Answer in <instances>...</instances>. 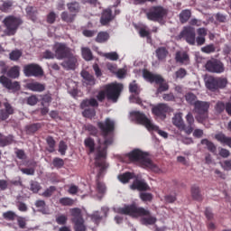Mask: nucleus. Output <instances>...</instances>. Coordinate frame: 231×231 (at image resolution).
<instances>
[{
	"label": "nucleus",
	"instance_id": "1",
	"mask_svg": "<svg viewBox=\"0 0 231 231\" xmlns=\"http://www.w3.org/2000/svg\"><path fill=\"white\" fill-rule=\"evenodd\" d=\"M97 127L100 130L103 140L97 138V146L96 148L95 139L87 137L84 140V145L88 149V154H93L96 151L95 165L99 168L96 180L97 192L98 194H106V183L100 181V177L106 172L107 167H109V164L106 162V158H107L109 145H113V142L115 141L116 123L115 120L106 117L105 121L97 123Z\"/></svg>",
	"mask_w": 231,
	"mask_h": 231
},
{
	"label": "nucleus",
	"instance_id": "2",
	"mask_svg": "<svg viewBox=\"0 0 231 231\" xmlns=\"http://www.w3.org/2000/svg\"><path fill=\"white\" fill-rule=\"evenodd\" d=\"M117 214L131 216V217H142L141 223L145 226L155 225L158 218L151 214L149 209L138 207L136 204L126 205L124 208H119L116 210Z\"/></svg>",
	"mask_w": 231,
	"mask_h": 231
},
{
	"label": "nucleus",
	"instance_id": "3",
	"mask_svg": "<svg viewBox=\"0 0 231 231\" xmlns=\"http://www.w3.org/2000/svg\"><path fill=\"white\" fill-rule=\"evenodd\" d=\"M126 156L132 163H136L142 169L152 171V172H160V167L154 164L151 157H149V153L140 149H134Z\"/></svg>",
	"mask_w": 231,
	"mask_h": 231
},
{
	"label": "nucleus",
	"instance_id": "4",
	"mask_svg": "<svg viewBox=\"0 0 231 231\" xmlns=\"http://www.w3.org/2000/svg\"><path fill=\"white\" fill-rule=\"evenodd\" d=\"M181 113L175 114L172 117V124L175 127H178L180 131H184L186 134H192L194 132V116L192 113L189 112L186 116V122L188 125H186L185 122L183 121V117L181 116Z\"/></svg>",
	"mask_w": 231,
	"mask_h": 231
},
{
	"label": "nucleus",
	"instance_id": "5",
	"mask_svg": "<svg viewBox=\"0 0 231 231\" xmlns=\"http://www.w3.org/2000/svg\"><path fill=\"white\" fill-rule=\"evenodd\" d=\"M145 14L148 21L163 24V21H165L167 15H169V9L162 5H152L148 9Z\"/></svg>",
	"mask_w": 231,
	"mask_h": 231
},
{
	"label": "nucleus",
	"instance_id": "6",
	"mask_svg": "<svg viewBox=\"0 0 231 231\" xmlns=\"http://www.w3.org/2000/svg\"><path fill=\"white\" fill-rule=\"evenodd\" d=\"M23 18L15 15H7L3 20V24L5 27L4 33L7 37H12L17 33L19 27L23 24Z\"/></svg>",
	"mask_w": 231,
	"mask_h": 231
},
{
	"label": "nucleus",
	"instance_id": "7",
	"mask_svg": "<svg viewBox=\"0 0 231 231\" xmlns=\"http://www.w3.org/2000/svg\"><path fill=\"white\" fill-rule=\"evenodd\" d=\"M208 109H210V102L197 100L194 103L195 118L199 124H203L208 119Z\"/></svg>",
	"mask_w": 231,
	"mask_h": 231
},
{
	"label": "nucleus",
	"instance_id": "8",
	"mask_svg": "<svg viewBox=\"0 0 231 231\" xmlns=\"http://www.w3.org/2000/svg\"><path fill=\"white\" fill-rule=\"evenodd\" d=\"M104 89L106 93L107 100L112 102H118L122 91H124V85L122 83H109L104 86Z\"/></svg>",
	"mask_w": 231,
	"mask_h": 231
},
{
	"label": "nucleus",
	"instance_id": "9",
	"mask_svg": "<svg viewBox=\"0 0 231 231\" xmlns=\"http://www.w3.org/2000/svg\"><path fill=\"white\" fill-rule=\"evenodd\" d=\"M143 78L148 80V82H155V84H159V88L157 89L158 93H163V91L169 90V84L163 83L164 79L162 76L152 74L149 70H143Z\"/></svg>",
	"mask_w": 231,
	"mask_h": 231
},
{
	"label": "nucleus",
	"instance_id": "10",
	"mask_svg": "<svg viewBox=\"0 0 231 231\" xmlns=\"http://www.w3.org/2000/svg\"><path fill=\"white\" fill-rule=\"evenodd\" d=\"M226 84H228V79H226V78L209 77L206 80V88H208L209 91H217V89H225V88H226Z\"/></svg>",
	"mask_w": 231,
	"mask_h": 231
},
{
	"label": "nucleus",
	"instance_id": "11",
	"mask_svg": "<svg viewBox=\"0 0 231 231\" xmlns=\"http://www.w3.org/2000/svg\"><path fill=\"white\" fill-rule=\"evenodd\" d=\"M131 116L138 122V124H141L142 125H144L148 131L150 129H158V125H155L152 124V121L151 119L147 118V116L142 112H132Z\"/></svg>",
	"mask_w": 231,
	"mask_h": 231
},
{
	"label": "nucleus",
	"instance_id": "12",
	"mask_svg": "<svg viewBox=\"0 0 231 231\" xmlns=\"http://www.w3.org/2000/svg\"><path fill=\"white\" fill-rule=\"evenodd\" d=\"M205 68L209 73H224L225 64L217 59H211L207 61Z\"/></svg>",
	"mask_w": 231,
	"mask_h": 231
},
{
	"label": "nucleus",
	"instance_id": "13",
	"mask_svg": "<svg viewBox=\"0 0 231 231\" xmlns=\"http://www.w3.org/2000/svg\"><path fill=\"white\" fill-rule=\"evenodd\" d=\"M179 39H184L188 44L194 46L196 44V30L190 26L184 27L179 34Z\"/></svg>",
	"mask_w": 231,
	"mask_h": 231
},
{
	"label": "nucleus",
	"instance_id": "14",
	"mask_svg": "<svg viewBox=\"0 0 231 231\" xmlns=\"http://www.w3.org/2000/svg\"><path fill=\"white\" fill-rule=\"evenodd\" d=\"M23 72L25 77H42L44 75L42 68L35 63L25 65Z\"/></svg>",
	"mask_w": 231,
	"mask_h": 231
},
{
	"label": "nucleus",
	"instance_id": "15",
	"mask_svg": "<svg viewBox=\"0 0 231 231\" xmlns=\"http://www.w3.org/2000/svg\"><path fill=\"white\" fill-rule=\"evenodd\" d=\"M171 111V106L165 103H159L152 108V113L154 116L165 120L167 118V113Z\"/></svg>",
	"mask_w": 231,
	"mask_h": 231
},
{
	"label": "nucleus",
	"instance_id": "16",
	"mask_svg": "<svg viewBox=\"0 0 231 231\" xmlns=\"http://www.w3.org/2000/svg\"><path fill=\"white\" fill-rule=\"evenodd\" d=\"M0 84L5 89H9L14 93L21 90V84L18 81H12V79H8L6 76H0Z\"/></svg>",
	"mask_w": 231,
	"mask_h": 231
},
{
	"label": "nucleus",
	"instance_id": "17",
	"mask_svg": "<svg viewBox=\"0 0 231 231\" xmlns=\"http://www.w3.org/2000/svg\"><path fill=\"white\" fill-rule=\"evenodd\" d=\"M71 49L66 45V43H59L55 48V57L59 60H62V59H66L71 55Z\"/></svg>",
	"mask_w": 231,
	"mask_h": 231
},
{
	"label": "nucleus",
	"instance_id": "18",
	"mask_svg": "<svg viewBox=\"0 0 231 231\" xmlns=\"http://www.w3.org/2000/svg\"><path fill=\"white\" fill-rule=\"evenodd\" d=\"M15 108L9 102H4V108L0 110V120L3 122L8 120L12 115H14Z\"/></svg>",
	"mask_w": 231,
	"mask_h": 231
},
{
	"label": "nucleus",
	"instance_id": "19",
	"mask_svg": "<svg viewBox=\"0 0 231 231\" xmlns=\"http://www.w3.org/2000/svg\"><path fill=\"white\" fill-rule=\"evenodd\" d=\"M66 59L67 60L61 62L62 68L65 69H75L78 62L77 56L73 55V53H70V55Z\"/></svg>",
	"mask_w": 231,
	"mask_h": 231
},
{
	"label": "nucleus",
	"instance_id": "20",
	"mask_svg": "<svg viewBox=\"0 0 231 231\" xmlns=\"http://www.w3.org/2000/svg\"><path fill=\"white\" fill-rule=\"evenodd\" d=\"M113 19H115V16H113V11L109 8L105 9L101 14L100 23L102 26H107V23H111Z\"/></svg>",
	"mask_w": 231,
	"mask_h": 231
},
{
	"label": "nucleus",
	"instance_id": "21",
	"mask_svg": "<svg viewBox=\"0 0 231 231\" xmlns=\"http://www.w3.org/2000/svg\"><path fill=\"white\" fill-rule=\"evenodd\" d=\"M130 189L132 190H139L140 192L145 191V190H151V188L149 187V185L143 180H134L133 184L130 186Z\"/></svg>",
	"mask_w": 231,
	"mask_h": 231
},
{
	"label": "nucleus",
	"instance_id": "22",
	"mask_svg": "<svg viewBox=\"0 0 231 231\" xmlns=\"http://www.w3.org/2000/svg\"><path fill=\"white\" fill-rule=\"evenodd\" d=\"M26 88L30 91H34L36 93H42V91H44V89H46V85L37 82V81H32V82L27 83Z\"/></svg>",
	"mask_w": 231,
	"mask_h": 231
},
{
	"label": "nucleus",
	"instance_id": "23",
	"mask_svg": "<svg viewBox=\"0 0 231 231\" xmlns=\"http://www.w3.org/2000/svg\"><path fill=\"white\" fill-rule=\"evenodd\" d=\"M215 140L221 143V145H226L231 149V137L226 136V134L224 133L219 132L218 134H215Z\"/></svg>",
	"mask_w": 231,
	"mask_h": 231
},
{
	"label": "nucleus",
	"instance_id": "24",
	"mask_svg": "<svg viewBox=\"0 0 231 231\" xmlns=\"http://www.w3.org/2000/svg\"><path fill=\"white\" fill-rule=\"evenodd\" d=\"M175 60L176 62H179V64L187 66V64L190 62V58L187 52L177 51L175 54Z\"/></svg>",
	"mask_w": 231,
	"mask_h": 231
},
{
	"label": "nucleus",
	"instance_id": "25",
	"mask_svg": "<svg viewBox=\"0 0 231 231\" xmlns=\"http://www.w3.org/2000/svg\"><path fill=\"white\" fill-rule=\"evenodd\" d=\"M191 198L195 199V201H203V195H201V189H199V186L193 185L191 186Z\"/></svg>",
	"mask_w": 231,
	"mask_h": 231
},
{
	"label": "nucleus",
	"instance_id": "26",
	"mask_svg": "<svg viewBox=\"0 0 231 231\" xmlns=\"http://www.w3.org/2000/svg\"><path fill=\"white\" fill-rule=\"evenodd\" d=\"M70 216H72V223L77 221H82L84 217H82V209L79 208H73L69 209Z\"/></svg>",
	"mask_w": 231,
	"mask_h": 231
},
{
	"label": "nucleus",
	"instance_id": "27",
	"mask_svg": "<svg viewBox=\"0 0 231 231\" xmlns=\"http://www.w3.org/2000/svg\"><path fill=\"white\" fill-rule=\"evenodd\" d=\"M81 77L83 78L84 84H86V86H95V77L89 74V72L83 70L81 72Z\"/></svg>",
	"mask_w": 231,
	"mask_h": 231
},
{
	"label": "nucleus",
	"instance_id": "28",
	"mask_svg": "<svg viewBox=\"0 0 231 231\" xmlns=\"http://www.w3.org/2000/svg\"><path fill=\"white\" fill-rule=\"evenodd\" d=\"M11 10H14V1H3V4L0 5V11L3 12L4 14H10Z\"/></svg>",
	"mask_w": 231,
	"mask_h": 231
},
{
	"label": "nucleus",
	"instance_id": "29",
	"mask_svg": "<svg viewBox=\"0 0 231 231\" xmlns=\"http://www.w3.org/2000/svg\"><path fill=\"white\" fill-rule=\"evenodd\" d=\"M77 14H73V13L69 14L67 11H63L60 14L61 21H63V23H68L69 24L74 23Z\"/></svg>",
	"mask_w": 231,
	"mask_h": 231
},
{
	"label": "nucleus",
	"instance_id": "30",
	"mask_svg": "<svg viewBox=\"0 0 231 231\" xmlns=\"http://www.w3.org/2000/svg\"><path fill=\"white\" fill-rule=\"evenodd\" d=\"M67 8L70 14L77 15L80 12V3L77 1L68 3Z\"/></svg>",
	"mask_w": 231,
	"mask_h": 231
},
{
	"label": "nucleus",
	"instance_id": "31",
	"mask_svg": "<svg viewBox=\"0 0 231 231\" xmlns=\"http://www.w3.org/2000/svg\"><path fill=\"white\" fill-rule=\"evenodd\" d=\"M109 33L107 32H99L97 35V37L95 38V41L98 43V44H104V42H107V41H109Z\"/></svg>",
	"mask_w": 231,
	"mask_h": 231
},
{
	"label": "nucleus",
	"instance_id": "32",
	"mask_svg": "<svg viewBox=\"0 0 231 231\" xmlns=\"http://www.w3.org/2000/svg\"><path fill=\"white\" fill-rule=\"evenodd\" d=\"M192 13L189 9L182 10L179 14L180 21L182 24H185L189 19H190Z\"/></svg>",
	"mask_w": 231,
	"mask_h": 231
},
{
	"label": "nucleus",
	"instance_id": "33",
	"mask_svg": "<svg viewBox=\"0 0 231 231\" xmlns=\"http://www.w3.org/2000/svg\"><path fill=\"white\" fill-rule=\"evenodd\" d=\"M134 178V173L126 171L123 174L118 175V180L121 183H129V180Z\"/></svg>",
	"mask_w": 231,
	"mask_h": 231
},
{
	"label": "nucleus",
	"instance_id": "34",
	"mask_svg": "<svg viewBox=\"0 0 231 231\" xmlns=\"http://www.w3.org/2000/svg\"><path fill=\"white\" fill-rule=\"evenodd\" d=\"M25 12L27 14V17H29V19H31V21H32L33 23H35V21H37V10L35 8H33V6H28L25 9Z\"/></svg>",
	"mask_w": 231,
	"mask_h": 231
},
{
	"label": "nucleus",
	"instance_id": "35",
	"mask_svg": "<svg viewBox=\"0 0 231 231\" xmlns=\"http://www.w3.org/2000/svg\"><path fill=\"white\" fill-rule=\"evenodd\" d=\"M201 144L206 145L208 151H209V152H213V154L216 153V152L217 151V147H216V144H214L212 141H208V139H202Z\"/></svg>",
	"mask_w": 231,
	"mask_h": 231
},
{
	"label": "nucleus",
	"instance_id": "36",
	"mask_svg": "<svg viewBox=\"0 0 231 231\" xmlns=\"http://www.w3.org/2000/svg\"><path fill=\"white\" fill-rule=\"evenodd\" d=\"M81 53L85 60H93V52L88 47H82Z\"/></svg>",
	"mask_w": 231,
	"mask_h": 231
},
{
	"label": "nucleus",
	"instance_id": "37",
	"mask_svg": "<svg viewBox=\"0 0 231 231\" xmlns=\"http://www.w3.org/2000/svg\"><path fill=\"white\" fill-rule=\"evenodd\" d=\"M7 77L9 79H17L20 75V69L19 66H14L12 67L6 73Z\"/></svg>",
	"mask_w": 231,
	"mask_h": 231
},
{
	"label": "nucleus",
	"instance_id": "38",
	"mask_svg": "<svg viewBox=\"0 0 231 231\" xmlns=\"http://www.w3.org/2000/svg\"><path fill=\"white\" fill-rule=\"evenodd\" d=\"M14 143V136L8 135L5 137H0V147H6V145H12Z\"/></svg>",
	"mask_w": 231,
	"mask_h": 231
},
{
	"label": "nucleus",
	"instance_id": "39",
	"mask_svg": "<svg viewBox=\"0 0 231 231\" xmlns=\"http://www.w3.org/2000/svg\"><path fill=\"white\" fill-rule=\"evenodd\" d=\"M156 55L159 60H163V59H166L167 55H169V51L164 47H161L156 50Z\"/></svg>",
	"mask_w": 231,
	"mask_h": 231
},
{
	"label": "nucleus",
	"instance_id": "40",
	"mask_svg": "<svg viewBox=\"0 0 231 231\" xmlns=\"http://www.w3.org/2000/svg\"><path fill=\"white\" fill-rule=\"evenodd\" d=\"M36 208H39L38 211L42 214H48V209H46V202L44 200H36L35 202Z\"/></svg>",
	"mask_w": 231,
	"mask_h": 231
},
{
	"label": "nucleus",
	"instance_id": "41",
	"mask_svg": "<svg viewBox=\"0 0 231 231\" xmlns=\"http://www.w3.org/2000/svg\"><path fill=\"white\" fill-rule=\"evenodd\" d=\"M59 203L62 207H72V205L75 203V200H73L71 198L64 197L60 199Z\"/></svg>",
	"mask_w": 231,
	"mask_h": 231
},
{
	"label": "nucleus",
	"instance_id": "42",
	"mask_svg": "<svg viewBox=\"0 0 231 231\" xmlns=\"http://www.w3.org/2000/svg\"><path fill=\"white\" fill-rule=\"evenodd\" d=\"M46 142H47V151L48 152H55V139H53V137L51 136H48L46 138Z\"/></svg>",
	"mask_w": 231,
	"mask_h": 231
},
{
	"label": "nucleus",
	"instance_id": "43",
	"mask_svg": "<svg viewBox=\"0 0 231 231\" xmlns=\"http://www.w3.org/2000/svg\"><path fill=\"white\" fill-rule=\"evenodd\" d=\"M64 159L60 158V157H55L52 160V163L51 165L53 166L54 169H62V167H64Z\"/></svg>",
	"mask_w": 231,
	"mask_h": 231
},
{
	"label": "nucleus",
	"instance_id": "44",
	"mask_svg": "<svg viewBox=\"0 0 231 231\" xmlns=\"http://www.w3.org/2000/svg\"><path fill=\"white\" fill-rule=\"evenodd\" d=\"M21 57H23V51L21 50H14L9 54L10 60H19Z\"/></svg>",
	"mask_w": 231,
	"mask_h": 231
},
{
	"label": "nucleus",
	"instance_id": "45",
	"mask_svg": "<svg viewBox=\"0 0 231 231\" xmlns=\"http://www.w3.org/2000/svg\"><path fill=\"white\" fill-rule=\"evenodd\" d=\"M74 223V230L75 231H86V226L84 225V219L83 220H78Z\"/></svg>",
	"mask_w": 231,
	"mask_h": 231
},
{
	"label": "nucleus",
	"instance_id": "46",
	"mask_svg": "<svg viewBox=\"0 0 231 231\" xmlns=\"http://www.w3.org/2000/svg\"><path fill=\"white\" fill-rule=\"evenodd\" d=\"M186 101L188 102V104H189L190 106H194V104H196V102H198L197 98L198 97H196V95L192 94V93H188L185 96Z\"/></svg>",
	"mask_w": 231,
	"mask_h": 231
},
{
	"label": "nucleus",
	"instance_id": "47",
	"mask_svg": "<svg viewBox=\"0 0 231 231\" xmlns=\"http://www.w3.org/2000/svg\"><path fill=\"white\" fill-rule=\"evenodd\" d=\"M82 115L85 118H93L97 115V112L94 108H87L82 112Z\"/></svg>",
	"mask_w": 231,
	"mask_h": 231
},
{
	"label": "nucleus",
	"instance_id": "48",
	"mask_svg": "<svg viewBox=\"0 0 231 231\" xmlns=\"http://www.w3.org/2000/svg\"><path fill=\"white\" fill-rule=\"evenodd\" d=\"M42 125L40 123H34L32 125H27L28 133H37L39 129H41Z\"/></svg>",
	"mask_w": 231,
	"mask_h": 231
},
{
	"label": "nucleus",
	"instance_id": "49",
	"mask_svg": "<svg viewBox=\"0 0 231 231\" xmlns=\"http://www.w3.org/2000/svg\"><path fill=\"white\" fill-rule=\"evenodd\" d=\"M47 23L48 24H54L55 21H57V14L51 11L47 14Z\"/></svg>",
	"mask_w": 231,
	"mask_h": 231
},
{
	"label": "nucleus",
	"instance_id": "50",
	"mask_svg": "<svg viewBox=\"0 0 231 231\" xmlns=\"http://www.w3.org/2000/svg\"><path fill=\"white\" fill-rule=\"evenodd\" d=\"M30 190H32V192H33L34 194H37V192L41 190V184H39V182L37 181L32 180L30 185Z\"/></svg>",
	"mask_w": 231,
	"mask_h": 231
},
{
	"label": "nucleus",
	"instance_id": "51",
	"mask_svg": "<svg viewBox=\"0 0 231 231\" xmlns=\"http://www.w3.org/2000/svg\"><path fill=\"white\" fill-rule=\"evenodd\" d=\"M59 152L61 154V156L66 155V151H68V144H66V142L60 141L59 144Z\"/></svg>",
	"mask_w": 231,
	"mask_h": 231
},
{
	"label": "nucleus",
	"instance_id": "52",
	"mask_svg": "<svg viewBox=\"0 0 231 231\" xmlns=\"http://www.w3.org/2000/svg\"><path fill=\"white\" fill-rule=\"evenodd\" d=\"M104 217L100 216V212L96 211L91 215V219L96 223V225H98L102 221Z\"/></svg>",
	"mask_w": 231,
	"mask_h": 231
},
{
	"label": "nucleus",
	"instance_id": "53",
	"mask_svg": "<svg viewBox=\"0 0 231 231\" xmlns=\"http://www.w3.org/2000/svg\"><path fill=\"white\" fill-rule=\"evenodd\" d=\"M203 53H214L216 51V46L214 44H208L201 48Z\"/></svg>",
	"mask_w": 231,
	"mask_h": 231
},
{
	"label": "nucleus",
	"instance_id": "54",
	"mask_svg": "<svg viewBox=\"0 0 231 231\" xmlns=\"http://www.w3.org/2000/svg\"><path fill=\"white\" fill-rule=\"evenodd\" d=\"M215 109L217 113H223L226 109V105L223 101H218L215 106Z\"/></svg>",
	"mask_w": 231,
	"mask_h": 231
},
{
	"label": "nucleus",
	"instance_id": "55",
	"mask_svg": "<svg viewBox=\"0 0 231 231\" xmlns=\"http://www.w3.org/2000/svg\"><path fill=\"white\" fill-rule=\"evenodd\" d=\"M3 217H5L7 221H14L16 215L14 213V211H6L3 214Z\"/></svg>",
	"mask_w": 231,
	"mask_h": 231
},
{
	"label": "nucleus",
	"instance_id": "56",
	"mask_svg": "<svg viewBox=\"0 0 231 231\" xmlns=\"http://www.w3.org/2000/svg\"><path fill=\"white\" fill-rule=\"evenodd\" d=\"M130 93H134V95H140V88L136 83H131L129 85Z\"/></svg>",
	"mask_w": 231,
	"mask_h": 231
},
{
	"label": "nucleus",
	"instance_id": "57",
	"mask_svg": "<svg viewBox=\"0 0 231 231\" xmlns=\"http://www.w3.org/2000/svg\"><path fill=\"white\" fill-rule=\"evenodd\" d=\"M56 223L58 225H66L68 223V217L65 215H60L56 217Z\"/></svg>",
	"mask_w": 231,
	"mask_h": 231
},
{
	"label": "nucleus",
	"instance_id": "58",
	"mask_svg": "<svg viewBox=\"0 0 231 231\" xmlns=\"http://www.w3.org/2000/svg\"><path fill=\"white\" fill-rule=\"evenodd\" d=\"M87 131L90 133L91 136H97V134H98V129L93 125H88Z\"/></svg>",
	"mask_w": 231,
	"mask_h": 231
},
{
	"label": "nucleus",
	"instance_id": "59",
	"mask_svg": "<svg viewBox=\"0 0 231 231\" xmlns=\"http://www.w3.org/2000/svg\"><path fill=\"white\" fill-rule=\"evenodd\" d=\"M176 79H185L187 77V70L183 68L179 69L176 72Z\"/></svg>",
	"mask_w": 231,
	"mask_h": 231
},
{
	"label": "nucleus",
	"instance_id": "60",
	"mask_svg": "<svg viewBox=\"0 0 231 231\" xmlns=\"http://www.w3.org/2000/svg\"><path fill=\"white\" fill-rule=\"evenodd\" d=\"M104 57L108 59V60H118V53L116 52H106L104 54Z\"/></svg>",
	"mask_w": 231,
	"mask_h": 231
},
{
	"label": "nucleus",
	"instance_id": "61",
	"mask_svg": "<svg viewBox=\"0 0 231 231\" xmlns=\"http://www.w3.org/2000/svg\"><path fill=\"white\" fill-rule=\"evenodd\" d=\"M215 19L218 23H226V15L221 13H217L215 14Z\"/></svg>",
	"mask_w": 231,
	"mask_h": 231
},
{
	"label": "nucleus",
	"instance_id": "62",
	"mask_svg": "<svg viewBox=\"0 0 231 231\" xmlns=\"http://www.w3.org/2000/svg\"><path fill=\"white\" fill-rule=\"evenodd\" d=\"M142 201H152V195L151 193L143 192L140 194Z\"/></svg>",
	"mask_w": 231,
	"mask_h": 231
},
{
	"label": "nucleus",
	"instance_id": "63",
	"mask_svg": "<svg viewBox=\"0 0 231 231\" xmlns=\"http://www.w3.org/2000/svg\"><path fill=\"white\" fill-rule=\"evenodd\" d=\"M82 34L84 37H95L97 35V31L95 30H83Z\"/></svg>",
	"mask_w": 231,
	"mask_h": 231
},
{
	"label": "nucleus",
	"instance_id": "64",
	"mask_svg": "<svg viewBox=\"0 0 231 231\" xmlns=\"http://www.w3.org/2000/svg\"><path fill=\"white\" fill-rule=\"evenodd\" d=\"M222 168L224 169V171H231V160L224 161Z\"/></svg>",
	"mask_w": 231,
	"mask_h": 231
}]
</instances>
